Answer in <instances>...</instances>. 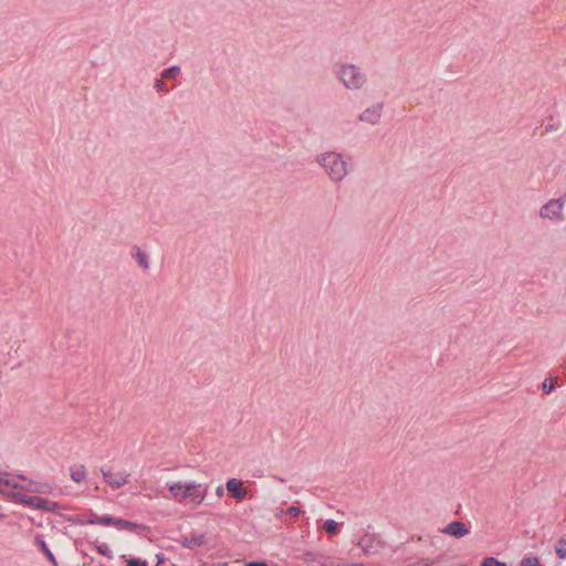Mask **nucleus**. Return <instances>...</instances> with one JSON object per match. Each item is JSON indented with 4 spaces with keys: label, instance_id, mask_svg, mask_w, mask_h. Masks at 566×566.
<instances>
[{
    "label": "nucleus",
    "instance_id": "obj_1",
    "mask_svg": "<svg viewBox=\"0 0 566 566\" xmlns=\"http://www.w3.org/2000/svg\"><path fill=\"white\" fill-rule=\"evenodd\" d=\"M167 488L169 494L164 495V497L196 506L205 501L208 492V486L197 483L196 481L168 482Z\"/></svg>",
    "mask_w": 566,
    "mask_h": 566
},
{
    "label": "nucleus",
    "instance_id": "obj_2",
    "mask_svg": "<svg viewBox=\"0 0 566 566\" xmlns=\"http://www.w3.org/2000/svg\"><path fill=\"white\" fill-rule=\"evenodd\" d=\"M349 159L343 153L327 150L316 155L315 163L332 182H342L349 174Z\"/></svg>",
    "mask_w": 566,
    "mask_h": 566
},
{
    "label": "nucleus",
    "instance_id": "obj_3",
    "mask_svg": "<svg viewBox=\"0 0 566 566\" xmlns=\"http://www.w3.org/2000/svg\"><path fill=\"white\" fill-rule=\"evenodd\" d=\"M336 80L349 92L361 91L367 84V75L363 69L354 63L342 62L334 70Z\"/></svg>",
    "mask_w": 566,
    "mask_h": 566
},
{
    "label": "nucleus",
    "instance_id": "obj_4",
    "mask_svg": "<svg viewBox=\"0 0 566 566\" xmlns=\"http://www.w3.org/2000/svg\"><path fill=\"white\" fill-rule=\"evenodd\" d=\"M356 544L365 555L379 554L386 547V543L382 538L378 534L369 531H366L365 534L357 539Z\"/></svg>",
    "mask_w": 566,
    "mask_h": 566
},
{
    "label": "nucleus",
    "instance_id": "obj_5",
    "mask_svg": "<svg viewBox=\"0 0 566 566\" xmlns=\"http://www.w3.org/2000/svg\"><path fill=\"white\" fill-rule=\"evenodd\" d=\"M565 199H551L539 209V217L552 222H562L564 220Z\"/></svg>",
    "mask_w": 566,
    "mask_h": 566
},
{
    "label": "nucleus",
    "instance_id": "obj_6",
    "mask_svg": "<svg viewBox=\"0 0 566 566\" xmlns=\"http://www.w3.org/2000/svg\"><path fill=\"white\" fill-rule=\"evenodd\" d=\"M101 473L105 483H107L113 490L123 488L129 481V473L126 471H113L111 468H101Z\"/></svg>",
    "mask_w": 566,
    "mask_h": 566
},
{
    "label": "nucleus",
    "instance_id": "obj_7",
    "mask_svg": "<svg viewBox=\"0 0 566 566\" xmlns=\"http://www.w3.org/2000/svg\"><path fill=\"white\" fill-rule=\"evenodd\" d=\"M384 106L380 103L373 104L365 108L358 116V119L368 125H378L382 117Z\"/></svg>",
    "mask_w": 566,
    "mask_h": 566
},
{
    "label": "nucleus",
    "instance_id": "obj_8",
    "mask_svg": "<svg viewBox=\"0 0 566 566\" xmlns=\"http://www.w3.org/2000/svg\"><path fill=\"white\" fill-rule=\"evenodd\" d=\"M41 496L38 495H28L25 493L13 491L10 493V501L13 503L22 504L32 510H39L41 503Z\"/></svg>",
    "mask_w": 566,
    "mask_h": 566
},
{
    "label": "nucleus",
    "instance_id": "obj_9",
    "mask_svg": "<svg viewBox=\"0 0 566 566\" xmlns=\"http://www.w3.org/2000/svg\"><path fill=\"white\" fill-rule=\"evenodd\" d=\"M226 489L229 494L238 502L248 496V489L244 488L243 481L237 478H231L226 483Z\"/></svg>",
    "mask_w": 566,
    "mask_h": 566
},
{
    "label": "nucleus",
    "instance_id": "obj_10",
    "mask_svg": "<svg viewBox=\"0 0 566 566\" xmlns=\"http://www.w3.org/2000/svg\"><path fill=\"white\" fill-rule=\"evenodd\" d=\"M469 532L470 531H469L468 526L463 522H460V521H453V522L449 523L442 530V533L453 536L455 538H462L465 535H468Z\"/></svg>",
    "mask_w": 566,
    "mask_h": 566
},
{
    "label": "nucleus",
    "instance_id": "obj_11",
    "mask_svg": "<svg viewBox=\"0 0 566 566\" xmlns=\"http://www.w3.org/2000/svg\"><path fill=\"white\" fill-rule=\"evenodd\" d=\"M133 258L142 270H144V271L149 270V268H150L149 255L145 251H143L140 248H138V247L134 248Z\"/></svg>",
    "mask_w": 566,
    "mask_h": 566
},
{
    "label": "nucleus",
    "instance_id": "obj_12",
    "mask_svg": "<svg viewBox=\"0 0 566 566\" xmlns=\"http://www.w3.org/2000/svg\"><path fill=\"white\" fill-rule=\"evenodd\" d=\"M27 492L38 494H50L52 486L48 483L33 482L29 480L28 486L24 488Z\"/></svg>",
    "mask_w": 566,
    "mask_h": 566
},
{
    "label": "nucleus",
    "instance_id": "obj_13",
    "mask_svg": "<svg viewBox=\"0 0 566 566\" xmlns=\"http://www.w3.org/2000/svg\"><path fill=\"white\" fill-rule=\"evenodd\" d=\"M29 479L22 474H13L9 491H19L25 493V486H28Z\"/></svg>",
    "mask_w": 566,
    "mask_h": 566
},
{
    "label": "nucleus",
    "instance_id": "obj_14",
    "mask_svg": "<svg viewBox=\"0 0 566 566\" xmlns=\"http://www.w3.org/2000/svg\"><path fill=\"white\" fill-rule=\"evenodd\" d=\"M36 546L41 549V552L46 556V558L52 563L53 566L57 565L56 558L54 554L49 548L46 542L42 536H36L34 539Z\"/></svg>",
    "mask_w": 566,
    "mask_h": 566
},
{
    "label": "nucleus",
    "instance_id": "obj_15",
    "mask_svg": "<svg viewBox=\"0 0 566 566\" xmlns=\"http://www.w3.org/2000/svg\"><path fill=\"white\" fill-rule=\"evenodd\" d=\"M71 479L76 482H83L86 479V469L84 465H73L70 468Z\"/></svg>",
    "mask_w": 566,
    "mask_h": 566
},
{
    "label": "nucleus",
    "instance_id": "obj_16",
    "mask_svg": "<svg viewBox=\"0 0 566 566\" xmlns=\"http://www.w3.org/2000/svg\"><path fill=\"white\" fill-rule=\"evenodd\" d=\"M114 527H116L119 531L133 532V531L139 528V525L135 524V523H132V522H129L127 520H124V518H120V517H116L115 518V523H114Z\"/></svg>",
    "mask_w": 566,
    "mask_h": 566
},
{
    "label": "nucleus",
    "instance_id": "obj_17",
    "mask_svg": "<svg viewBox=\"0 0 566 566\" xmlns=\"http://www.w3.org/2000/svg\"><path fill=\"white\" fill-rule=\"evenodd\" d=\"M302 558L308 566H321L323 562V556L313 552H306Z\"/></svg>",
    "mask_w": 566,
    "mask_h": 566
},
{
    "label": "nucleus",
    "instance_id": "obj_18",
    "mask_svg": "<svg viewBox=\"0 0 566 566\" xmlns=\"http://www.w3.org/2000/svg\"><path fill=\"white\" fill-rule=\"evenodd\" d=\"M184 546L188 548L201 546L205 544V536L203 535H191L190 537H186L184 539Z\"/></svg>",
    "mask_w": 566,
    "mask_h": 566
},
{
    "label": "nucleus",
    "instance_id": "obj_19",
    "mask_svg": "<svg viewBox=\"0 0 566 566\" xmlns=\"http://www.w3.org/2000/svg\"><path fill=\"white\" fill-rule=\"evenodd\" d=\"M59 509H60V505L56 502L51 501L49 499H44V497L41 499L40 509H39L40 511L55 513L59 511Z\"/></svg>",
    "mask_w": 566,
    "mask_h": 566
},
{
    "label": "nucleus",
    "instance_id": "obj_20",
    "mask_svg": "<svg viewBox=\"0 0 566 566\" xmlns=\"http://www.w3.org/2000/svg\"><path fill=\"white\" fill-rule=\"evenodd\" d=\"M13 474L8 471H1L0 476V489L2 491H9Z\"/></svg>",
    "mask_w": 566,
    "mask_h": 566
},
{
    "label": "nucleus",
    "instance_id": "obj_21",
    "mask_svg": "<svg viewBox=\"0 0 566 566\" xmlns=\"http://www.w3.org/2000/svg\"><path fill=\"white\" fill-rule=\"evenodd\" d=\"M323 528L327 534L334 535L339 530V524L334 520H326L323 524Z\"/></svg>",
    "mask_w": 566,
    "mask_h": 566
},
{
    "label": "nucleus",
    "instance_id": "obj_22",
    "mask_svg": "<svg viewBox=\"0 0 566 566\" xmlns=\"http://www.w3.org/2000/svg\"><path fill=\"white\" fill-rule=\"evenodd\" d=\"M555 552L560 559L566 558V539L559 538L555 546Z\"/></svg>",
    "mask_w": 566,
    "mask_h": 566
},
{
    "label": "nucleus",
    "instance_id": "obj_23",
    "mask_svg": "<svg viewBox=\"0 0 566 566\" xmlns=\"http://www.w3.org/2000/svg\"><path fill=\"white\" fill-rule=\"evenodd\" d=\"M180 73L179 66H170L168 69H165L161 73L163 78H174Z\"/></svg>",
    "mask_w": 566,
    "mask_h": 566
},
{
    "label": "nucleus",
    "instance_id": "obj_24",
    "mask_svg": "<svg viewBox=\"0 0 566 566\" xmlns=\"http://www.w3.org/2000/svg\"><path fill=\"white\" fill-rule=\"evenodd\" d=\"M557 378L545 379L542 384V389L545 394H551L555 389Z\"/></svg>",
    "mask_w": 566,
    "mask_h": 566
},
{
    "label": "nucleus",
    "instance_id": "obj_25",
    "mask_svg": "<svg viewBox=\"0 0 566 566\" xmlns=\"http://www.w3.org/2000/svg\"><path fill=\"white\" fill-rule=\"evenodd\" d=\"M521 566H542V565L537 557L527 556L521 560Z\"/></svg>",
    "mask_w": 566,
    "mask_h": 566
},
{
    "label": "nucleus",
    "instance_id": "obj_26",
    "mask_svg": "<svg viewBox=\"0 0 566 566\" xmlns=\"http://www.w3.org/2000/svg\"><path fill=\"white\" fill-rule=\"evenodd\" d=\"M481 566H506V564L497 560L494 557H485Z\"/></svg>",
    "mask_w": 566,
    "mask_h": 566
},
{
    "label": "nucleus",
    "instance_id": "obj_27",
    "mask_svg": "<svg viewBox=\"0 0 566 566\" xmlns=\"http://www.w3.org/2000/svg\"><path fill=\"white\" fill-rule=\"evenodd\" d=\"M283 513H285L292 517H298L302 514V510L298 506L293 505V506H290L286 512L282 511L280 514H277V516H281Z\"/></svg>",
    "mask_w": 566,
    "mask_h": 566
},
{
    "label": "nucleus",
    "instance_id": "obj_28",
    "mask_svg": "<svg viewBox=\"0 0 566 566\" xmlns=\"http://www.w3.org/2000/svg\"><path fill=\"white\" fill-rule=\"evenodd\" d=\"M154 90L157 93H165L167 91L166 83L163 81V78H157L154 83Z\"/></svg>",
    "mask_w": 566,
    "mask_h": 566
},
{
    "label": "nucleus",
    "instance_id": "obj_29",
    "mask_svg": "<svg viewBox=\"0 0 566 566\" xmlns=\"http://www.w3.org/2000/svg\"><path fill=\"white\" fill-rule=\"evenodd\" d=\"M115 518H116V517H113V516H109V515H102V516H101V525H104V526H114Z\"/></svg>",
    "mask_w": 566,
    "mask_h": 566
},
{
    "label": "nucleus",
    "instance_id": "obj_30",
    "mask_svg": "<svg viewBox=\"0 0 566 566\" xmlns=\"http://www.w3.org/2000/svg\"><path fill=\"white\" fill-rule=\"evenodd\" d=\"M127 566H148L146 560H143L140 558H130L127 562Z\"/></svg>",
    "mask_w": 566,
    "mask_h": 566
},
{
    "label": "nucleus",
    "instance_id": "obj_31",
    "mask_svg": "<svg viewBox=\"0 0 566 566\" xmlns=\"http://www.w3.org/2000/svg\"><path fill=\"white\" fill-rule=\"evenodd\" d=\"M101 516L95 513H91L88 520L86 521L87 524H99L101 525Z\"/></svg>",
    "mask_w": 566,
    "mask_h": 566
},
{
    "label": "nucleus",
    "instance_id": "obj_32",
    "mask_svg": "<svg viewBox=\"0 0 566 566\" xmlns=\"http://www.w3.org/2000/svg\"><path fill=\"white\" fill-rule=\"evenodd\" d=\"M244 566H266L265 562H249L245 563Z\"/></svg>",
    "mask_w": 566,
    "mask_h": 566
},
{
    "label": "nucleus",
    "instance_id": "obj_33",
    "mask_svg": "<svg viewBox=\"0 0 566 566\" xmlns=\"http://www.w3.org/2000/svg\"><path fill=\"white\" fill-rule=\"evenodd\" d=\"M223 494H224V489H223V486H222V485L217 486V488H216V495H217L218 497H222V496H223Z\"/></svg>",
    "mask_w": 566,
    "mask_h": 566
},
{
    "label": "nucleus",
    "instance_id": "obj_34",
    "mask_svg": "<svg viewBox=\"0 0 566 566\" xmlns=\"http://www.w3.org/2000/svg\"><path fill=\"white\" fill-rule=\"evenodd\" d=\"M321 566H342V564H339V563H337V564H336V563H333V562H331V563H325V562L323 560V562H322V564H321Z\"/></svg>",
    "mask_w": 566,
    "mask_h": 566
},
{
    "label": "nucleus",
    "instance_id": "obj_35",
    "mask_svg": "<svg viewBox=\"0 0 566 566\" xmlns=\"http://www.w3.org/2000/svg\"><path fill=\"white\" fill-rule=\"evenodd\" d=\"M145 496H147L148 499H153V497H156L157 494L153 493L151 490H148V493H146Z\"/></svg>",
    "mask_w": 566,
    "mask_h": 566
},
{
    "label": "nucleus",
    "instance_id": "obj_36",
    "mask_svg": "<svg viewBox=\"0 0 566 566\" xmlns=\"http://www.w3.org/2000/svg\"><path fill=\"white\" fill-rule=\"evenodd\" d=\"M145 496H147L148 499H153V497H156L157 494L153 493L151 490H148V493H146Z\"/></svg>",
    "mask_w": 566,
    "mask_h": 566
},
{
    "label": "nucleus",
    "instance_id": "obj_37",
    "mask_svg": "<svg viewBox=\"0 0 566 566\" xmlns=\"http://www.w3.org/2000/svg\"><path fill=\"white\" fill-rule=\"evenodd\" d=\"M407 566H428V563L421 562L419 565L409 564Z\"/></svg>",
    "mask_w": 566,
    "mask_h": 566
},
{
    "label": "nucleus",
    "instance_id": "obj_38",
    "mask_svg": "<svg viewBox=\"0 0 566 566\" xmlns=\"http://www.w3.org/2000/svg\"><path fill=\"white\" fill-rule=\"evenodd\" d=\"M106 548H107L106 546H99L98 547V552L102 553V554H105V549Z\"/></svg>",
    "mask_w": 566,
    "mask_h": 566
},
{
    "label": "nucleus",
    "instance_id": "obj_39",
    "mask_svg": "<svg viewBox=\"0 0 566 566\" xmlns=\"http://www.w3.org/2000/svg\"><path fill=\"white\" fill-rule=\"evenodd\" d=\"M565 367H566V360H565Z\"/></svg>",
    "mask_w": 566,
    "mask_h": 566
}]
</instances>
